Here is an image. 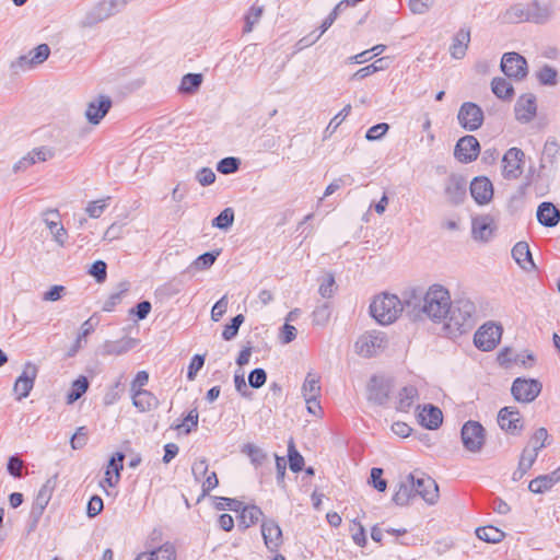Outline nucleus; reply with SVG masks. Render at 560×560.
I'll list each match as a JSON object with an SVG mask.
<instances>
[{"instance_id": "nucleus-1", "label": "nucleus", "mask_w": 560, "mask_h": 560, "mask_svg": "<svg viewBox=\"0 0 560 560\" xmlns=\"http://www.w3.org/2000/svg\"><path fill=\"white\" fill-rule=\"evenodd\" d=\"M452 301L450 292L440 284L429 288L422 299L413 298L406 302V307L419 306V311L434 322L446 319Z\"/></svg>"}, {"instance_id": "nucleus-2", "label": "nucleus", "mask_w": 560, "mask_h": 560, "mask_svg": "<svg viewBox=\"0 0 560 560\" xmlns=\"http://www.w3.org/2000/svg\"><path fill=\"white\" fill-rule=\"evenodd\" d=\"M446 319L445 325L451 334L462 335L469 331L477 322L475 303L466 298L457 299L451 304Z\"/></svg>"}, {"instance_id": "nucleus-3", "label": "nucleus", "mask_w": 560, "mask_h": 560, "mask_svg": "<svg viewBox=\"0 0 560 560\" xmlns=\"http://www.w3.org/2000/svg\"><path fill=\"white\" fill-rule=\"evenodd\" d=\"M405 306L397 295L383 293L374 298L370 313L381 325H389L399 317Z\"/></svg>"}, {"instance_id": "nucleus-4", "label": "nucleus", "mask_w": 560, "mask_h": 560, "mask_svg": "<svg viewBox=\"0 0 560 560\" xmlns=\"http://www.w3.org/2000/svg\"><path fill=\"white\" fill-rule=\"evenodd\" d=\"M387 346L386 335L382 331H366L355 341V353L363 358H371L382 352Z\"/></svg>"}, {"instance_id": "nucleus-5", "label": "nucleus", "mask_w": 560, "mask_h": 560, "mask_svg": "<svg viewBox=\"0 0 560 560\" xmlns=\"http://www.w3.org/2000/svg\"><path fill=\"white\" fill-rule=\"evenodd\" d=\"M460 438L465 450L479 453L486 442L485 429L479 422L469 420L463 425Z\"/></svg>"}, {"instance_id": "nucleus-6", "label": "nucleus", "mask_w": 560, "mask_h": 560, "mask_svg": "<svg viewBox=\"0 0 560 560\" xmlns=\"http://www.w3.org/2000/svg\"><path fill=\"white\" fill-rule=\"evenodd\" d=\"M502 336V327L492 322L483 324L474 336L475 346L482 351L497 347Z\"/></svg>"}, {"instance_id": "nucleus-7", "label": "nucleus", "mask_w": 560, "mask_h": 560, "mask_svg": "<svg viewBox=\"0 0 560 560\" xmlns=\"http://www.w3.org/2000/svg\"><path fill=\"white\" fill-rule=\"evenodd\" d=\"M483 110L472 102H465L460 105L457 120L462 128L468 131L479 129L483 124Z\"/></svg>"}, {"instance_id": "nucleus-8", "label": "nucleus", "mask_w": 560, "mask_h": 560, "mask_svg": "<svg viewBox=\"0 0 560 560\" xmlns=\"http://www.w3.org/2000/svg\"><path fill=\"white\" fill-rule=\"evenodd\" d=\"M541 383L537 380L517 377L514 380L511 393L518 402H532L541 392Z\"/></svg>"}, {"instance_id": "nucleus-9", "label": "nucleus", "mask_w": 560, "mask_h": 560, "mask_svg": "<svg viewBox=\"0 0 560 560\" xmlns=\"http://www.w3.org/2000/svg\"><path fill=\"white\" fill-rule=\"evenodd\" d=\"M38 374V366L33 362H26L23 365L21 375L15 380L13 392L18 400L26 398L34 387Z\"/></svg>"}, {"instance_id": "nucleus-10", "label": "nucleus", "mask_w": 560, "mask_h": 560, "mask_svg": "<svg viewBox=\"0 0 560 560\" xmlns=\"http://www.w3.org/2000/svg\"><path fill=\"white\" fill-rule=\"evenodd\" d=\"M524 152L518 148L509 149L502 158V175L505 179H517L523 173Z\"/></svg>"}, {"instance_id": "nucleus-11", "label": "nucleus", "mask_w": 560, "mask_h": 560, "mask_svg": "<svg viewBox=\"0 0 560 560\" xmlns=\"http://www.w3.org/2000/svg\"><path fill=\"white\" fill-rule=\"evenodd\" d=\"M503 73L515 80H523L527 75V61L517 52H505L501 59Z\"/></svg>"}, {"instance_id": "nucleus-12", "label": "nucleus", "mask_w": 560, "mask_h": 560, "mask_svg": "<svg viewBox=\"0 0 560 560\" xmlns=\"http://www.w3.org/2000/svg\"><path fill=\"white\" fill-rule=\"evenodd\" d=\"M115 2L102 1L91 8L79 22L81 28H91L114 14Z\"/></svg>"}, {"instance_id": "nucleus-13", "label": "nucleus", "mask_w": 560, "mask_h": 560, "mask_svg": "<svg viewBox=\"0 0 560 560\" xmlns=\"http://www.w3.org/2000/svg\"><path fill=\"white\" fill-rule=\"evenodd\" d=\"M480 152V144L476 137H462L454 149V156L462 163H470L475 161Z\"/></svg>"}, {"instance_id": "nucleus-14", "label": "nucleus", "mask_w": 560, "mask_h": 560, "mask_svg": "<svg viewBox=\"0 0 560 560\" xmlns=\"http://www.w3.org/2000/svg\"><path fill=\"white\" fill-rule=\"evenodd\" d=\"M444 196L451 205H459L466 197V182L457 174H451L444 183Z\"/></svg>"}, {"instance_id": "nucleus-15", "label": "nucleus", "mask_w": 560, "mask_h": 560, "mask_svg": "<svg viewBox=\"0 0 560 560\" xmlns=\"http://www.w3.org/2000/svg\"><path fill=\"white\" fill-rule=\"evenodd\" d=\"M498 423L511 434H518L523 429L522 416L515 407H503L498 413Z\"/></svg>"}, {"instance_id": "nucleus-16", "label": "nucleus", "mask_w": 560, "mask_h": 560, "mask_svg": "<svg viewBox=\"0 0 560 560\" xmlns=\"http://www.w3.org/2000/svg\"><path fill=\"white\" fill-rule=\"evenodd\" d=\"M112 107V100L107 95H98L89 102L85 109V118L92 125H98Z\"/></svg>"}, {"instance_id": "nucleus-17", "label": "nucleus", "mask_w": 560, "mask_h": 560, "mask_svg": "<svg viewBox=\"0 0 560 560\" xmlns=\"http://www.w3.org/2000/svg\"><path fill=\"white\" fill-rule=\"evenodd\" d=\"M54 155H55V152L51 148H48V147L35 148L14 164L13 171L15 173L20 172V171H25L30 166H32L36 163L46 162V161L52 159Z\"/></svg>"}, {"instance_id": "nucleus-18", "label": "nucleus", "mask_w": 560, "mask_h": 560, "mask_svg": "<svg viewBox=\"0 0 560 560\" xmlns=\"http://www.w3.org/2000/svg\"><path fill=\"white\" fill-rule=\"evenodd\" d=\"M470 195L478 205H487L493 197V186L485 176L475 177L470 183Z\"/></svg>"}, {"instance_id": "nucleus-19", "label": "nucleus", "mask_w": 560, "mask_h": 560, "mask_svg": "<svg viewBox=\"0 0 560 560\" xmlns=\"http://www.w3.org/2000/svg\"><path fill=\"white\" fill-rule=\"evenodd\" d=\"M261 535L266 547L270 551H277L282 545V530L273 520H265L261 524Z\"/></svg>"}, {"instance_id": "nucleus-20", "label": "nucleus", "mask_w": 560, "mask_h": 560, "mask_svg": "<svg viewBox=\"0 0 560 560\" xmlns=\"http://www.w3.org/2000/svg\"><path fill=\"white\" fill-rule=\"evenodd\" d=\"M515 117L521 122H529L536 116L537 105L534 94H524L515 104Z\"/></svg>"}, {"instance_id": "nucleus-21", "label": "nucleus", "mask_w": 560, "mask_h": 560, "mask_svg": "<svg viewBox=\"0 0 560 560\" xmlns=\"http://www.w3.org/2000/svg\"><path fill=\"white\" fill-rule=\"evenodd\" d=\"M392 390V382L383 377H372L369 385V399L378 405L387 401Z\"/></svg>"}, {"instance_id": "nucleus-22", "label": "nucleus", "mask_w": 560, "mask_h": 560, "mask_svg": "<svg viewBox=\"0 0 560 560\" xmlns=\"http://www.w3.org/2000/svg\"><path fill=\"white\" fill-rule=\"evenodd\" d=\"M415 489L417 495H420L427 503L434 504L436 502L439 488L432 478L415 476Z\"/></svg>"}, {"instance_id": "nucleus-23", "label": "nucleus", "mask_w": 560, "mask_h": 560, "mask_svg": "<svg viewBox=\"0 0 560 560\" xmlns=\"http://www.w3.org/2000/svg\"><path fill=\"white\" fill-rule=\"evenodd\" d=\"M138 340L125 337L119 340H106L101 347L102 355H121L133 349L138 345Z\"/></svg>"}, {"instance_id": "nucleus-24", "label": "nucleus", "mask_w": 560, "mask_h": 560, "mask_svg": "<svg viewBox=\"0 0 560 560\" xmlns=\"http://www.w3.org/2000/svg\"><path fill=\"white\" fill-rule=\"evenodd\" d=\"M416 495L415 475L409 474L399 482L398 489L395 491L392 500L396 505L405 506Z\"/></svg>"}, {"instance_id": "nucleus-25", "label": "nucleus", "mask_w": 560, "mask_h": 560, "mask_svg": "<svg viewBox=\"0 0 560 560\" xmlns=\"http://www.w3.org/2000/svg\"><path fill=\"white\" fill-rule=\"evenodd\" d=\"M50 55V48L47 44H40L36 46L34 49H32L28 55L21 56L18 59V63L22 68H28L32 69L36 66L42 65L45 62Z\"/></svg>"}, {"instance_id": "nucleus-26", "label": "nucleus", "mask_w": 560, "mask_h": 560, "mask_svg": "<svg viewBox=\"0 0 560 560\" xmlns=\"http://www.w3.org/2000/svg\"><path fill=\"white\" fill-rule=\"evenodd\" d=\"M52 491L54 485L51 483V480H47L46 483L43 485V487L39 489L31 510V515L34 518L35 523L42 516L44 510L49 503L52 495Z\"/></svg>"}, {"instance_id": "nucleus-27", "label": "nucleus", "mask_w": 560, "mask_h": 560, "mask_svg": "<svg viewBox=\"0 0 560 560\" xmlns=\"http://www.w3.org/2000/svg\"><path fill=\"white\" fill-rule=\"evenodd\" d=\"M537 220L544 226L553 228L560 221V211L553 203L545 201L537 209Z\"/></svg>"}, {"instance_id": "nucleus-28", "label": "nucleus", "mask_w": 560, "mask_h": 560, "mask_svg": "<svg viewBox=\"0 0 560 560\" xmlns=\"http://www.w3.org/2000/svg\"><path fill=\"white\" fill-rule=\"evenodd\" d=\"M418 419L421 425L430 430H435L441 425L443 421V415L438 407L425 405L418 413Z\"/></svg>"}, {"instance_id": "nucleus-29", "label": "nucleus", "mask_w": 560, "mask_h": 560, "mask_svg": "<svg viewBox=\"0 0 560 560\" xmlns=\"http://www.w3.org/2000/svg\"><path fill=\"white\" fill-rule=\"evenodd\" d=\"M470 43V31L460 28L453 37L450 54L454 59H463Z\"/></svg>"}, {"instance_id": "nucleus-30", "label": "nucleus", "mask_w": 560, "mask_h": 560, "mask_svg": "<svg viewBox=\"0 0 560 560\" xmlns=\"http://www.w3.org/2000/svg\"><path fill=\"white\" fill-rule=\"evenodd\" d=\"M491 224L492 220L488 215L474 218L471 222L472 237L477 241H489L493 232Z\"/></svg>"}, {"instance_id": "nucleus-31", "label": "nucleus", "mask_w": 560, "mask_h": 560, "mask_svg": "<svg viewBox=\"0 0 560 560\" xmlns=\"http://www.w3.org/2000/svg\"><path fill=\"white\" fill-rule=\"evenodd\" d=\"M132 404L140 411H150L158 407V398L149 390L138 389L132 392Z\"/></svg>"}, {"instance_id": "nucleus-32", "label": "nucleus", "mask_w": 560, "mask_h": 560, "mask_svg": "<svg viewBox=\"0 0 560 560\" xmlns=\"http://www.w3.org/2000/svg\"><path fill=\"white\" fill-rule=\"evenodd\" d=\"M529 22L536 24L546 23L552 15V8L550 4L540 3L538 0H534L528 3Z\"/></svg>"}, {"instance_id": "nucleus-33", "label": "nucleus", "mask_w": 560, "mask_h": 560, "mask_svg": "<svg viewBox=\"0 0 560 560\" xmlns=\"http://www.w3.org/2000/svg\"><path fill=\"white\" fill-rule=\"evenodd\" d=\"M419 399V393L416 386H404L397 396V410L408 412L415 402Z\"/></svg>"}, {"instance_id": "nucleus-34", "label": "nucleus", "mask_w": 560, "mask_h": 560, "mask_svg": "<svg viewBox=\"0 0 560 560\" xmlns=\"http://www.w3.org/2000/svg\"><path fill=\"white\" fill-rule=\"evenodd\" d=\"M125 455L122 453H116L109 460L107 469L105 471V482L109 487H114L120 477V470L122 469V462Z\"/></svg>"}, {"instance_id": "nucleus-35", "label": "nucleus", "mask_w": 560, "mask_h": 560, "mask_svg": "<svg viewBox=\"0 0 560 560\" xmlns=\"http://www.w3.org/2000/svg\"><path fill=\"white\" fill-rule=\"evenodd\" d=\"M503 20L508 23L529 22L528 3H516L503 13Z\"/></svg>"}, {"instance_id": "nucleus-36", "label": "nucleus", "mask_w": 560, "mask_h": 560, "mask_svg": "<svg viewBox=\"0 0 560 560\" xmlns=\"http://www.w3.org/2000/svg\"><path fill=\"white\" fill-rule=\"evenodd\" d=\"M512 256L523 269H528L527 265L534 267L532 253L529 250V246L527 243L518 242L517 244H515L512 249Z\"/></svg>"}, {"instance_id": "nucleus-37", "label": "nucleus", "mask_w": 560, "mask_h": 560, "mask_svg": "<svg viewBox=\"0 0 560 560\" xmlns=\"http://www.w3.org/2000/svg\"><path fill=\"white\" fill-rule=\"evenodd\" d=\"M240 511V526H243L244 528L253 526L262 516V511L256 505H242Z\"/></svg>"}, {"instance_id": "nucleus-38", "label": "nucleus", "mask_w": 560, "mask_h": 560, "mask_svg": "<svg viewBox=\"0 0 560 560\" xmlns=\"http://www.w3.org/2000/svg\"><path fill=\"white\" fill-rule=\"evenodd\" d=\"M319 376L310 372L307 373L302 385L303 398H318L320 395Z\"/></svg>"}, {"instance_id": "nucleus-39", "label": "nucleus", "mask_w": 560, "mask_h": 560, "mask_svg": "<svg viewBox=\"0 0 560 560\" xmlns=\"http://www.w3.org/2000/svg\"><path fill=\"white\" fill-rule=\"evenodd\" d=\"M141 555L149 556L150 560H176V549L171 542H165L159 548L141 552Z\"/></svg>"}, {"instance_id": "nucleus-40", "label": "nucleus", "mask_w": 560, "mask_h": 560, "mask_svg": "<svg viewBox=\"0 0 560 560\" xmlns=\"http://www.w3.org/2000/svg\"><path fill=\"white\" fill-rule=\"evenodd\" d=\"M491 90L501 100H511L514 94L512 84L504 78H494L491 82Z\"/></svg>"}, {"instance_id": "nucleus-41", "label": "nucleus", "mask_w": 560, "mask_h": 560, "mask_svg": "<svg viewBox=\"0 0 560 560\" xmlns=\"http://www.w3.org/2000/svg\"><path fill=\"white\" fill-rule=\"evenodd\" d=\"M539 453V447H525L521 454L518 462L520 476L523 477L527 470H529L535 463Z\"/></svg>"}, {"instance_id": "nucleus-42", "label": "nucleus", "mask_w": 560, "mask_h": 560, "mask_svg": "<svg viewBox=\"0 0 560 560\" xmlns=\"http://www.w3.org/2000/svg\"><path fill=\"white\" fill-rule=\"evenodd\" d=\"M479 539L486 542L497 544L503 540L505 533L494 526H482L476 529Z\"/></svg>"}, {"instance_id": "nucleus-43", "label": "nucleus", "mask_w": 560, "mask_h": 560, "mask_svg": "<svg viewBox=\"0 0 560 560\" xmlns=\"http://www.w3.org/2000/svg\"><path fill=\"white\" fill-rule=\"evenodd\" d=\"M89 388V381L85 376L81 375L71 384V389L67 395V404L71 405L80 399Z\"/></svg>"}, {"instance_id": "nucleus-44", "label": "nucleus", "mask_w": 560, "mask_h": 560, "mask_svg": "<svg viewBox=\"0 0 560 560\" xmlns=\"http://www.w3.org/2000/svg\"><path fill=\"white\" fill-rule=\"evenodd\" d=\"M45 223L54 236L55 242L63 246L66 244L68 233L60 221L45 218Z\"/></svg>"}, {"instance_id": "nucleus-45", "label": "nucleus", "mask_w": 560, "mask_h": 560, "mask_svg": "<svg viewBox=\"0 0 560 560\" xmlns=\"http://www.w3.org/2000/svg\"><path fill=\"white\" fill-rule=\"evenodd\" d=\"M202 83V74L187 73L183 77L179 90L183 93L196 92Z\"/></svg>"}, {"instance_id": "nucleus-46", "label": "nucleus", "mask_w": 560, "mask_h": 560, "mask_svg": "<svg viewBox=\"0 0 560 560\" xmlns=\"http://www.w3.org/2000/svg\"><path fill=\"white\" fill-rule=\"evenodd\" d=\"M262 13L264 7L257 4L252 5L245 15V26L243 32L250 33L254 26L260 21Z\"/></svg>"}, {"instance_id": "nucleus-47", "label": "nucleus", "mask_w": 560, "mask_h": 560, "mask_svg": "<svg viewBox=\"0 0 560 560\" xmlns=\"http://www.w3.org/2000/svg\"><path fill=\"white\" fill-rule=\"evenodd\" d=\"M288 458L290 469L294 472L301 471L304 465L303 456L296 451L293 440L288 443Z\"/></svg>"}, {"instance_id": "nucleus-48", "label": "nucleus", "mask_w": 560, "mask_h": 560, "mask_svg": "<svg viewBox=\"0 0 560 560\" xmlns=\"http://www.w3.org/2000/svg\"><path fill=\"white\" fill-rule=\"evenodd\" d=\"M242 452L250 458V462L255 466L262 465L267 458V454L260 447L252 443L245 444L242 448Z\"/></svg>"}, {"instance_id": "nucleus-49", "label": "nucleus", "mask_w": 560, "mask_h": 560, "mask_svg": "<svg viewBox=\"0 0 560 560\" xmlns=\"http://www.w3.org/2000/svg\"><path fill=\"white\" fill-rule=\"evenodd\" d=\"M313 324L317 326H325L330 319V306L327 302L317 305L312 314Z\"/></svg>"}, {"instance_id": "nucleus-50", "label": "nucleus", "mask_w": 560, "mask_h": 560, "mask_svg": "<svg viewBox=\"0 0 560 560\" xmlns=\"http://www.w3.org/2000/svg\"><path fill=\"white\" fill-rule=\"evenodd\" d=\"M234 222V211L232 208H225L212 220V226L220 230H228Z\"/></svg>"}, {"instance_id": "nucleus-51", "label": "nucleus", "mask_w": 560, "mask_h": 560, "mask_svg": "<svg viewBox=\"0 0 560 560\" xmlns=\"http://www.w3.org/2000/svg\"><path fill=\"white\" fill-rule=\"evenodd\" d=\"M219 253H205L198 256L189 266L190 269L206 270L209 269L215 261Z\"/></svg>"}, {"instance_id": "nucleus-52", "label": "nucleus", "mask_w": 560, "mask_h": 560, "mask_svg": "<svg viewBox=\"0 0 560 560\" xmlns=\"http://www.w3.org/2000/svg\"><path fill=\"white\" fill-rule=\"evenodd\" d=\"M244 316L242 314L236 315L232 318L231 324L226 325L222 332L224 340H232L238 332L241 325L244 323Z\"/></svg>"}, {"instance_id": "nucleus-53", "label": "nucleus", "mask_w": 560, "mask_h": 560, "mask_svg": "<svg viewBox=\"0 0 560 560\" xmlns=\"http://www.w3.org/2000/svg\"><path fill=\"white\" fill-rule=\"evenodd\" d=\"M538 81L544 85H555L557 82V71L550 66H544L536 73Z\"/></svg>"}, {"instance_id": "nucleus-54", "label": "nucleus", "mask_w": 560, "mask_h": 560, "mask_svg": "<svg viewBox=\"0 0 560 560\" xmlns=\"http://www.w3.org/2000/svg\"><path fill=\"white\" fill-rule=\"evenodd\" d=\"M347 8V1H340L332 11L327 15L319 26L320 35H323L336 21L342 10Z\"/></svg>"}, {"instance_id": "nucleus-55", "label": "nucleus", "mask_w": 560, "mask_h": 560, "mask_svg": "<svg viewBox=\"0 0 560 560\" xmlns=\"http://www.w3.org/2000/svg\"><path fill=\"white\" fill-rule=\"evenodd\" d=\"M238 167L240 160L233 156L222 159L217 165L218 172L224 175L236 172Z\"/></svg>"}, {"instance_id": "nucleus-56", "label": "nucleus", "mask_w": 560, "mask_h": 560, "mask_svg": "<svg viewBox=\"0 0 560 560\" xmlns=\"http://www.w3.org/2000/svg\"><path fill=\"white\" fill-rule=\"evenodd\" d=\"M108 199H109V197H107L106 199H98V200L89 202L85 208L86 213L93 219L100 218L103 214V212L105 211V209L107 208L106 201Z\"/></svg>"}, {"instance_id": "nucleus-57", "label": "nucleus", "mask_w": 560, "mask_h": 560, "mask_svg": "<svg viewBox=\"0 0 560 560\" xmlns=\"http://www.w3.org/2000/svg\"><path fill=\"white\" fill-rule=\"evenodd\" d=\"M552 487L549 483V479H547L546 475H540L535 479L530 480L528 485L529 491L533 493H544L550 490Z\"/></svg>"}, {"instance_id": "nucleus-58", "label": "nucleus", "mask_w": 560, "mask_h": 560, "mask_svg": "<svg viewBox=\"0 0 560 560\" xmlns=\"http://www.w3.org/2000/svg\"><path fill=\"white\" fill-rule=\"evenodd\" d=\"M88 442V432L84 427L77 429L75 433L70 439V445L72 450H81Z\"/></svg>"}, {"instance_id": "nucleus-59", "label": "nucleus", "mask_w": 560, "mask_h": 560, "mask_svg": "<svg viewBox=\"0 0 560 560\" xmlns=\"http://www.w3.org/2000/svg\"><path fill=\"white\" fill-rule=\"evenodd\" d=\"M126 291L127 288L124 285L120 291L109 294V296L104 302L102 310L104 312H113L115 307L121 302L122 295Z\"/></svg>"}, {"instance_id": "nucleus-60", "label": "nucleus", "mask_w": 560, "mask_h": 560, "mask_svg": "<svg viewBox=\"0 0 560 560\" xmlns=\"http://www.w3.org/2000/svg\"><path fill=\"white\" fill-rule=\"evenodd\" d=\"M267 381V373L264 369H255L248 375L249 386L253 388H260Z\"/></svg>"}, {"instance_id": "nucleus-61", "label": "nucleus", "mask_w": 560, "mask_h": 560, "mask_svg": "<svg viewBox=\"0 0 560 560\" xmlns=\"http://www.w3.org/2000/svg\"><path fill=\"white\" fill-rule=\"evenodd\" d=\"M352 525L353 527H351V532L354 544H357L360 547H364L368 540L363 525L357 521H353Z\"/></svg>"}, {"instance_id": "nucleus-62", "label": "nucleus", "mask_w": 560, "mask_h": 560, "mask_svg": "<svg viewBox=\"0 0 560 560\" xmlns=\"http://www.w3.org/2000/svg\"><path fill=\"white\" fill-rule=\"evenodd\" d=\"M549 438L548 431L546 428H539L535 431L529 440V444L532 447H539V451L546 446V442Z\"/></svg>"}, {"instance_id": "nucleus-63", "label": "nucleus", "mask_w": 560, "mask_h": 560, "mask_svg": "<svg viewBox=\"0 0 560 560\" xmlns=\"http://www.w3.org/2000/svg\"><path fill=\"white\" fill-rule=\"evenodd\" d=\"M388 129L389 126L386 122L374 125L366 131L365 138L369 141L378 140L388 131Z\"/></svg>"}, {"instance_id": "nucleus-64", "label": "nucleus", "mask_w": 560, "mask_h": 560, "mask_svg": "<svg viewBox=\"0 0 560 560\" xmlns=\"http://www.w3.org/2000/svg\"><path fill=\"white\" fill-rule=\"evenodd\" d=\"M434 0H409V8L413 14H424L433 5Z\"/></svg>"}]
</instances>
